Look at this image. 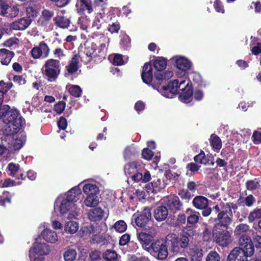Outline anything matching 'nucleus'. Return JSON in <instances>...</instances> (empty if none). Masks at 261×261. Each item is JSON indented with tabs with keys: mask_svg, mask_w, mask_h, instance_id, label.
Here are the masks:
<instances>
[{
	"mask_svg": "<svg viewBox=\"0 0 261 261\" xmlns=\"http://www.w3.org/2000/svg\"><path fill=\"white\" fill-rule=\"evenodd\" d=\"M12 84L7 85L1 81L0 82V119L5 124L4 133L7 136L9 141V148L10 151L20 149L24 144L26 136L24 133L16 134L24 124V120L19 116V113L16 109L10 110L7 105L2 106L4 99V93L12 87Z\"/></svg>",
	"mask_w": 261,
	"mask_h": 261,
	"instance_id": "nucleus-1",
	"label": "nucleus"
},
{
	"mask_svg": "<svg viewBox=\"0 0 261 261\" xmlns=\"http://www.w3.org/2000/svg\"><path fill=\"white\" fill-rule=\"evenodd\" d=\"M81 197V189L77 187L72 188L58 197L54 204L55 211L62 215L67 214V219H76L80 212L76 202Z\"/></svg>",
	"mask_w": 261,
	"mask_h": 261,
	"instance_id": "nucleus-2",
	"label": "nucleus"
},
{
	"mask_svg": "<svg viewBox=\"0 0 261 261\" xmlns=\"http://www.w3.org/2000/svg\"><path fill=\"white\" fill-rule=\"evenodd\" d=\"M97 37V39L95 38L94 42L86 47L85 53L90 58L89 60L92 58L104 54L107 50L109 42V38L102 34Z\"/></svg>",
	"mask_w": 261,
	"mask_h": 261,
	"instance_id": "nucleus-3",
	"label": "nucleus"
},
{
	"mask_svg": "<svg viewBox=\"0 0 261 261\" xmlns=\"http://www.w3.org/2000/svg\"><path fill=\"white\" fill-rule=\"evenodd\" d=\"M244 242V240L241 242V247H236L229 254L227 261H248L247 257L251 256L254 250L251 247L250 240Z\"/></svg>",
	"mask_w": 261,
	"mask_h": 261,
	"instance_id": "nucleus-4",
	"label": "nucleus"
},
{
	"mask_svg": "<svg viewBox=\"0 0 261 261\" xmlns=\"http://www.w3.org/2000/svg\"><path fill=\"white\" fill-rule=\"evenodd\" d=\"M165 243L170 251L177 254L180 251L181 249L188 247L189 239L185 235L178 236L174 233H170L166 236Z\"/></svg>",
	"mask_w": 261,
	"mask_h": 261,
	"instance_id": "nucleus-5",
	"label": "nucleus"
},
{
	"mask_svg": "<svg viewBox=\"0 0 261 261\" xmlns=\"http://www.w3.org/2000/svg\"><path fill=\"white\" fill-rule=\"evenodd\" d=\"M141 169V165H138L136 162H133L130 163L126 164L124 166V173L126 175H131L132 179L135 181H139L142 180L143 182H146L150 180L151 178L150 174L149 171L145 170L143 172H139Z\"/></svg>",
	"mask_w": 261,
	"mask_h": 261,
	"instance_id": "nucleus-6",
	"label": "nucleus"
},
{
	"mask_svg": "<svg viewBox=\"0 0 261 261\" xmlns=\"http://www.w3.org/2000/svg\"><path fill=\"white\" fill-rule=\"evenodd\" d=\"M237 207L233 203H226L223 205L222 211L218 214L215 220V225L217 226L227 227L232 221L233 216L232 209H237Z\"/></svg>",
	"mask_w": 261,
	"mask_h": 261,
	"instance_id": "nucleus-7",
	"label": "nucleus"
},
{
	"mask_svg": "<svg viewBox=\"0 0 261 261\" xmlns=\"http://www.w3.org/2000/svg\"><path fill=\"white\" fill-rule=\"evenodd\" d=\"M60 61L53 59H48L45 62L44 68L45 75L50 82L55 81L60 72Z\"/></svg>",
	"mask_w": 261,
	"mask_h": 261,
	"instance_id": "nucleus-8",
	"label": "nucleus"
},
{
	"mask_svg": "<svg viewBox=\"0 0 261 261\" xmlns=\"http://www.w3.org/2000/svg\"><path fill=\"white\" fill-rule=\"evenodd\" d=\"M180 79H176L169 83L168 86H153L154 89H156L163 96L172 98L177 94L178 91V86L179 85Z\"/></svg>",
	"mask_w": 261,
	"mask_h": 261,
	"instance_id": "nucleus-9",
	"label": "nucleus"
},
{
	"mask_svg": "<svg viewBox=\"0 0 261 261\" xmlns=\"http://www.w3.org/2000/svg\"><path fill=\"white\" fill-rule=\"evenodd\" d=\"M178 86L179 99L184 103L190 102L192 99L193 91L191 85H189V81L180 79Z\"/></svg>",
	"mask_w": 261,
	"mask_h": 261,
	"instance_id": "nucleus-10",
	"label": "nucleus"
},
{
	"mask_svg": "<svg viewBox=\"0 0 261 261\" xmlns=\"http://www.w3.org/2000/svg\"><path fill=\"white\" fill-rule=\"evenodd\" d=\"M149 248L151 250V253L152 255L159 259H164L168 256L167 248L163 241H155L151 244Z\"/></svg>",
	"mask_w": 261,
	"mask_h": 261,
	"instance_id": "nucleus-11",
	"label": "nucleus"
},
{
	"mask_svg": "<svg viewBox=\"0 0 261 261\" xmlns=\"http://www.w3.org/2000/svg\"><path fill=\"white\" fill-rule=\"evenodd\" d=\"M171 61L174 65L182 72H186L191 69L192 62L186 57L176 55L173 56Z\"/></svg>",
	"mask_w": 261,
	"mask_h": 261,
	"instance_id": "nucleus-12",
	"label": "nucleus"
},
{
	"mask_svg": "<svg viewBox=\"0 0 261 261\" xmlns=\"http://www.w3.org/2000/svg\"><path fill=\"white\" fill-rule=\"evenodd\" d=\"M231 232L227 230H223L215 232L214 234V237L217 244L221 246L225 247L231 242Z\"/></svg>",
	"mask_w": 261,
	"mask_h": 261,
	"instance_id": "nucleus-13",
	"label": "nucleus"
},
{
	"mask_svg": "<svg viewBox=\"0 0 261 261\" xmlns=\"http://www.w3.org/2000/svg\"><path fill=\"white\" fill-rule=\"evenodd\" d=\"M49 53L48 45L44 42H41L38 46L34 47L31 50L32 57L35 59L45 58Z\"/></svg>",
	"mask_w": 261,
	"mask_h": 261,
	"instance_id": "nucleus-14",
	"label": "nucleus"
},
{
	"mask_svg": "<svg viewBox=\"0 0 261 261\" xmlns=\"http://www.w3.org/2000/svg\"><path fill=\"white\" fill-rule=\"evenodd\" d=\"M249 227L246 224H241L237 225L234 229V233L236 236H240L239 240V245L241 247V242L242 240H244V242L247 243L249 242L248 240H250L251 247L254 250V247L250 237L246 235V233L249 230Z\"/></svg>",
	"mask_w": 261,
	"mask_h": 261,
	"instance_id": "nucleus-15",
	"label": "nucleus"
},
{
	"mask_svg": "<svg viewBox=\"0 0 261 261\" xmlns=\"http://www.w3.org/2000/svg\"><path fill=\"white\" fill-rule=\"evenodd\" d=\"M80 186L82 187L83 192L86 196L98 195L99 192L98 187L94 182L84 181L77 187L80 189Z\"/></svg>",
	"mask_w": 261,
	"mask_h": 261,
	"instance_id": "nucleus-16",
	"label": "nucleus"
},
{
	"mask_svg": "<svg viewBox=\"0 0 261 261\" xmlns=\"http://www.w3.org/2000/svg\"><path fill=\"white\" fill-rule=\"evenodd\" d=\"M136 224L141 227H144L151 219L150 209L145 207L143 211L138 216L134 215Z\"/></svg>",
	"mask_w": 261,
	"mask_h": 261,
	"instance_id": "nucleus-17",
	"label": "nucleus"
},
{
	"mask_svg": "<svg viewBox=\"0 0 261 261\" xmlns=\"http://www.w3.org/2000/svg\"><path fill=\"white\" fill-rule=\"evenodd\" d=\"M0 15L9 17H16L18 14V9L16 6H10L7 4L1 2Z\"/></svg>",
	"mask_w": 261,
	"mask_h": 261,
	"instance_id": "nucleus-18",
	"label": "nucleus"
},
{
	"mask_svg": "<svg viewBox=\"0 0 261 261\" xmlns=\"http://www.w3.org/2000/svg\"><path fill=\"white\" fill-rule=\"evenodd\" d=\"M40 237L44 241L50 243H55L58 240L57 232L49 227L44 228L40 233Z\"/></svg>",
	"mask_w": 261,
	"mask_h": 261,
	"instance_id": "nucleus-19",
	"label": "nucleus"
},
{
	"mask_svg": "<svg viewBox=\"0 0 261 261\" xmlns=\"http://www.w3.org/2000/svg\"><path fill=\"white\" fill-rule=\"evenodd\" d=\"M31 22L30 18L23 17L13 22L11 24L10 28L15 30H24L29 26Z\"/></svg>",
	"mask_w": 261,
	"mask_h": 261,
	"instance_id": "nucleus-20",
	"label": "nucleus"
},
{
	"mask_svg": "<svg viewBox=\"0 0 261 261\" xmlns=\"http://www.w3.org/2000/svg\"><path fill=\"white\" fill-rule=\"evenodd\" d=\"M75 219H67L64 225V231L65 233L73 234L75 233L79 230V223L74 220Z\"/></svg>",
	"mask_w": 261,
	"mask_h": 261,
	"instance_id": "nucleus-21",
	"label": "nucleus"
},
{
	"mask_svg": "<svg viewBox=\"0 0 261 261\" xmlns=\"http://www.w3.org/2000/svg\"><path fill=\"white\" fill-rule=\"evenodd\" d=\"M75 7L78 13H82L85 10H87L89 13H92L93 11L91 0H76Z\"/></svg>",
	"mask_w": 261,
	"mask_h": 261,
	"instance_id": "nucleus-22",
	"label": "nucleus"
},
{
	"mask_svg": "<svg viewBox=\"0 0 261 261\" xmlns=\"http://www.w3.org/2000/svg\"><path fill=\"white\" fill-rule=\"evenodd\" d=\"M33 251L40 256L47 255L50 252L49 246L45 243L35 242L33 246Z\"/></svg>",
	"mask_w": 261,
	"mask_h": 261,
	"instance_id": "nucleus-23",
	"label": "nucleus"
},
{
	"mask_svg": "<svg viewBox=\"0 0 261 261\" xmlns=\"http://www.w3.org/2000/svg\"><path fill=\"white\" fill-rule=\"evenodd\" d=\"M142 79L146 84H149L152 80V67L150 64L146 63L144 64L142 73Z\"/></svg>",
	"mask_w": 261,
	"mask_h": 261,
	"instance_id": "nucleus-24",
	"label": "nucleus"
},
{
	"mask_svg": "<svg viewBox=\"0 0 261 261\" xmlns=\"http://www.w3.org/2000/svg\"><path fill=\"white\" fill-rule=\"evenodd\" d=\"M137 238L144 248H148L149 245L153 239V236L145 232L137 233Z\"/></svg>",
	"mask_w": 261,
	"mask_h": 261,
	"instance_id": "nucleus-25",
	"label": "nucleus"
},
{
	"mask_svg": "<svg viewBox=\"0 0 261 261\" xmlns=\"http://www.w3.org/2000/svg\"><path fill=\"white\" fill-rule=\"evenodd\" d=\"M154 217L158 221H162L166 219L168 215V210L165 206H160L154 211Z\"/></svg>",
	"mask_w": 261,
	"mask_h": 261,
	"instance_id": "nucleus-26",
	"label": "nucleus"
},
{
	"mask_svg": "<svg viewBox=\"0 0 261 261\" xmlns=\"http://www.w3.org/2000/svg\"><path fill=\"white\" fill-rule=\"evenodd\" d=\"M189 254L192 261H200L203 256L202 249L197 246H191Z\"/></svg>",
	"mask_w": 261,
	"mask_h": 261,
	"instance_id": "nucleus-27",
	"label": "nucleus"
},
{
	"mask_svg": "<svg viewBox=\"0 0 261 261\" xmlns=\"http://www.w3.org/2000/svg\"><path fill=\"white\" fill-rule=\"evenodd\" d=\"M112 19V17H110L109 18L108 16L106 18L103 13H98L95 15L94 20L92 23V27H96L97 29H99L103 22L109 23L110 22V20H111Z\"/></svg>",
	"mask_w": 261,
	"mask_h": 261,
	"instance_id": "nucleus-28",
	"label": "nucleus"
},
{
	"mask_svg": "<svg viewBox=\"0 0 261 261\" xmlns=\"http://www.w3.org/2000/svg\"><path fill=\"white\" fill-rule=\"evenodd\" d=\"M187 215V222L191 224H194L198 222L200 214L193 209L187 208L185 211Z\"/></svg>",
	"mask_w": 261,
	"mask_h": 261,
	"instance_id": "nucleus-29",
	"label": "nucleus"
},
{
	"mask_svg": "<svg viewBox=\"0 0 261 261\" xmlns=\"http://www.w3.org/2000/svg\"><path fill=\"white\" fill-rule=\"evenodd\" d=\"M166 204L169 208L172 211L178 210L181 205L178 197L174 195L168 197Z\"/></svg>",
	"mask_w": 261,
	"mask_h": 261,
	"instance_id": "nucleus-30",
	"label": "nucleus"
},
{
	"mask_svg": "<svg viewBox=\"0 0 261 261\" xmlns=\"http://www.w3.org/2000/svg\"><path fill=\"white\" fill-rule=\"evenodd\" d=\"M103 211L100 207L90 210L88 213L89 219L92 221L100 220L103 216Z\"/></svg>",
	"mask_w": 261,
	"mask_h": 261,
	"instance_id": "nucleus-31",
	"label": "nucleus"
},
{
	"mask_svg": "<svg viewBox=\"0 0 261 261\" xmlns=\"http://www.w3.org/2000/svg\"><path fill=\"white\" fill-rule=\"evenodd\" d=\"M0 51L1 63L4 65H8L13 57L14 54L13 52L5 48L1 49Z\"/></svg>",
	"mask_w": 261,
	"mask_h": 261,
	"instance_id": "nucleus-32",
	"label": "nucleus"
},
{
	"mask_svg": "<svg viewBox=\"0 0 261 261\" xmlns=\"http://www.w3.org/2000/svg\"><path fill=\"white\" fill-rule=\"evenodd\" d=\"M192 203L195 208L200 210L208 205V200L204 196H197L193 199Z\"/></svg>",
	"mask_w": 261,
	"mask_h": 261,
	"instance_id": "nucleus-33",
	"label": "nucleus"
},
{
	"mask_svg": "<svg viewBox=\"0 0 261 261\" xmlns=\"http://www.w3.org/2000/svg\"><path fill=\"white\" fill-rule=\"evenodd\" d=\"M99 202L98 195L86 196L84 200V204L88 207H93L97 206Z\"/></svg>",
	"mask_w": 261,
	"mask_h": 261,
	"instance_id": "nucleus-34",
	"label": "nucleus"
},
{
	"mask_svg": "<svg viewBox=\"0 0 261 261\" xmlns=\"http://www.w3.org/2000/svg\"><path fill=\"white\" fill-rule=\"evenodd\" d=\"M79 57L76 55L74 56L71 60L69 62L68 65L66 67L67 70L69 73L73 74L75 73L79 68Z\"/></svg>",
	"mask_w": 261,
	"mask_h": 261,
	"instance_id": "nucleus-35",
	"label": "nucleus"
},
{
	"mask_svg": "<svg viewBox=\"0 0 261 261\" xmlns=\"http://www.w3.org/2000/svg\"><path fill=\"white\" fill-rule=\"evenodd\" d=\"M251 135V131L248 129H241L240 131V137L242 138L241 141L242 142V144L240 143V146L239 147L240 149L244 148V146H242V145H244L245 144H247L249 141L250 136Z\"/></svg>",
	"mask_w": 261,
	"mask_h": 261,
	"instance_id": "nucleus-36",
	"label": "nucleus"
},
{
	"mask_svg": "<svg viewBox=\"0 0 261 261\" xmlns=\"http://www.w3.org/2000/svg\"><path fill=\"white\" fill-rule=\"evenodd\" d=\"M66 88L72 96L75 97H79L81 96L82 91L80 86L68 84L66 86Z\"/></svg>",
	"mask_w": 261,
	"mask_h": 261,
	"instance_id": "nucleus-37",
	"label": "nucleus"
},
{
	"mask_svg": "<svg viewBox=\"0 0 261 261\" xmlns=\"http://www.w3.org/2000/svg\"><path fill=\"white\" fill-rule=\"evenodd\" d=\"M102 256L105 261H118L117 254L114 250H106Z\"/></svg>",
	"mask_w": 261,
	"mask_h": 261,
	"instance_id": "nucleus-38",
	"label": "nucleus"
},
{
	"mask_svg": "<svg viewBox=\"0 0 261 261\" xmlns=\"http://www.w3.org/2000/svg\"><path fill=\"white\" fill-rule=\"evenodd\" d=\"M77 255L76 251L73 249H67L63 254L65 261H74Z\"/></svg>",
	"mask_w": 261,
	"mask_h": 261,
	"instance_id": "nucleus-39",
	"label": "nucleus"
},
{
	"mask_svg": "<svg viewBox=\"0 0 261 261\" xmlns=\"http://www.w3.org/2000/svg\"><path fill=\"white\" fill-rule=\"evenodd\" d=\"M21 184V182H16L14 180L10 178H7L5 180H0V187L3 188H7L12 187L18 186Z\"/></svg>",
	"mask_w": 261,
	"mask_h": 261,
	"instance_id": "nucleus-40",
	"label": "nucleus"
},
{
	"mask_svg": "<svg viewBox=\"0 0 261 261\" xmlns=\"http://www.w3.org/2000/svg\"><path fill=\"white\" fill-rule=\"evenodd\" d=\"M109 60L115 65L120 66L123 65L126 61L120 54H115L109 56Z\"/></svg>",
	"mask_w": 261,
	"mask_h": 261,
	"instance_id": "nucleus-41",
	"label": "nucleus"
},
{
	"mask_svg": "<svg viewBox=\"0 0 261 261\" xmlns=\"http://www.w3.org/2000/svg\"><path fill=\"white\" fill-rule=\"evenodd\" d=\"M182 79H185L186 80H189V83L190 82L192 81L193 82L197 84L198 85H200L202 82V78L199 74V73L196 72H192L189 73L188 79H187L186 77L182 78Z\"/></svg>",
	"mask_w": 261,
	"mask_h": 261,
	"instance_id": "nucleus-42",
	"label": "nucleus"
},
{
	"mask_svg": "<svg viewBox=\"0 0 261 261\" xmlns=\"http://www.w3.org/2000/svg\"><path fill=\"white\" fill-rule=\"evenodd\" d=\"M12 196V195L7 191L3 192L0 195V205L5 206L7 204L10 203Z\"/></svg>",
	"mask_w": 261,
	"mask_h": 261,
	"instance_id": "nucleus-43",
	"label": "nucleus"
},
{
	"mask_svg": "<svg viewBox=\"0 0 261 261\" xmlns=\"http://www.w3.org/2000/svg\"><path fill=\"white\" fill-rule=\"evenodd\" d=\"M56 23L62 28H67L69 25V20L66 17L58 15L55 18Z\"/></svg>",
	"mask_w": 261,
	"mask_h": 261,
	"instance_id": "nucleus-44",
	"label": "nucleus"
},
{
	"mask_svg": "<svg viewBox=\"0 0 261 261\" xmlns=\"http://www.w3.org/2000/svg\"><path fill=\"white\" fill-rule=\"evenodd\" d=\"M154 67L158 71H162L165 69L167 66L166 60L163 58H159L154 61Z\"/></svg>",
	"mask_w": 261,
	"mask_h": 261,
	"instance_id": "nucleus-45",
	"label": "nucleus"
},
{
	"mask_svg": "<svg viewBox=\"0 0 261 261\" xmlns=\"http://www.w3.org/2000/svg\"><path fill=\"white\" fill-rule=\"evenodd\" d=\"M19 165L18 164L10 163L7 166L8 175L14 177L16 174L19 171Z\"/></svg>",
	"mask_w": 261,
	"mask_h": 261,
	"instance_id": "nucleus-46",
	"label": "nucleus"
},
{
	"mask_svg": "<svg viewBox=\"0 0 261 261\" xmlns=\"http://www.w3.org/2000/svg\"><path fill=\"white\" fill-rule=\"evenodd\" d=\"M194 160L195 162L197 164L206 165L208 162V157L206 156L203 151H201L198 154L196 155Z\"/></svg>",
	"mask_w": 261,
	"mask_h": 261,
	"instance_id": "nucleus-47",
	"label": "nucleus"
},
{
	"mask_svg": "<svg viewBox=\"0 0 261 261\" xmlns=\"http://www.w3.org/2000/svg\"><path fill=\"white\" fill-rule=\"evenodd\" d=\"M173 75V72L172 71L167 70L164 72H158L155 73V77L158 80H168L171 78Z\"/></svg>",
	"mask_w": 261,
	"mask_h": 261,
	"instance_id": "nucleus-48",
	"label": "nucleus"
},
{
	"mask_svg": "<svg viewBox=\"0 0 261 261\" xmlns=\"http://www.w3.org/2000/svg\"><path fill=\"white\" fill-rule=\"evenodd\" d=\"M53 14L51 12L44 10L42 12L41 16L40 17V21L42 24H45L46 22L49 21L53 17Z\"/></svg>",
	"mask_w": 261,
	"mask_h": 261,
	"instance_id": "nucleus-49",
	"label": "nucleus"
},
{
	"mask_svg": "<svg viewBox=\"0 0 261 261\" xmlns=\"http://www.w3.org/2000/svg\"><path fill=\"white\" fill-rule=\"evenodd\" d=\"M93 231V228L91 225L86 224L83 226L80 229L81 237H87L91 234Z\"/></svg>",
	"mask_w": 261,
	"mask_h": 261,
	"instance_id": "nucleus-50",
	"label": "nucleus"
},
{
	"mask_svg": "<svg viewBox=\"0 0 261 261\" xmlns=\"http://www.w3.org/2000/svg\"><path fill=\"white\" fill-rule=\"evenodd\" d=\"M261 218V210L259 208H255L251 212L248 217V221L252 222L256 219Z\"/></svg>",
	"mask_w": 261,
	"mask_h": 261,
	"instance_id": "nucleus-51",
	"label": "nucleus"
},
{
	"mask_svg": "<svg viewBox=\"0 0 261 261\" xmlns=\"http://www.w3.org/2000/svg\"><path fill=\"white\" fill-rule=\"evenodd\" d=\"M80 28L83 30H87L90 27V20L87 16H82L79 19Z\"/></svg>",
	"mask_w": 261,
	"mask_h": 261,
	"instance_id": "nucleus-52",
	"label": "nucleus"
},
{
	"mask_svg": "<svg viewBox=\"0 0 261 261\" xmlns=\"http://www.w3.org/2000/svg\"><path fill=\"white\" fill-rule=\"evenodd\" d=\"M211 143L213 147L215 149L220 150L222 147L221 139L219 137L216 136H211Z\"/></svg>",
	"mask_w": 261,
	"mask_h": 261,
	"instance_id": "nucleus-53",
	"label": "nucleus"
},
{
	"mask_svg": "<svg viewBox=\"0 0 261 261\" xmlns=\"http://www.w3.org/2000/svg\"><path fill=\"white\" fill-rule=\"evenodd\" d=\"M136 150L133 146L127 147L124 151V158L125 160H129L135 154Z\"/></svg>",
	"mask_w": 261,
	"mask_h": 261,
	"instance_id": "nucleus-54",
	"label": "nucleus"
},
{
	"mask_svg": "<svg viewBox=\"0 0 261 261\" xmlns=\"http://www.w3.org/2000/svg\"><path fill=\"white\" fill-rule=\"evenodd\" d=\"M127 225L125 222L122 220L116 222L114 225L115 229L119 232H123L126 229Z\"/></svg>",
	"mask_w": 261,
	"mask_h": 261,
	"instance_id": "nucleus-55",
	"label": "nucleus"
},
{
	"mask_svg": "<svg viewBox=\"0 0 261 261\" xmlns=\"http://www.w3.org/2000/svg\"><path fill=\"white\" fill-rule=\"evenodd\" d=\"M151 185L153 188V191H160L164 188V183L161 179H157L151 182Z\"/></svg>",
	"mask_w": 261,
	"mask_h": 261,
	"instance_id": "nucleus-56",
	"label": "nucleus"
},
{
	"mask_svg": "<svg viewBox=\"0 0 261 261\" xmlns=\"http://www.w3.org/2000/svg\"><path fill=\"white\" fill-rule=\"evenodd\" d=\"M258 181L256 179L248 180L246 183V186L248 190L252 191L256 189L258 187Z\"/></svg>",
	"mask_w": 261,
	"mask_h": 261,
	"instance_id": "nucleus-57",
	"label": "nucleus"
},
{
	"mask_svg": "<svg viewBox=\"0 0 261 261\" xmlns=\"http://www.w3.org/2000/svg\"><path fill=\"white\" fill-rule=\"evenodd\" d=\"M109 22V31L112 33H118L120 29V25L118 22L117 21L115 22H112V23Z\"/></svg>",
	"mask_w": 261,
	"mask_h": 261,
	"instance_id": "nucleus-58",
	"label": "nucleus"
},
{
	"mask_svg": "<svg viewBox=\"0 0 261 261\" xmlns=\"http://www.w3.org/2000/svg\"><path fill=\"white\" fill-rule=\"evenodd\" d=\"M206 261H220V257L216 251H211L206 257Z\"/></svg>",
	"mask_w": 261,
	"mask_h": 261,
	"instance_id": "nucleus-59",
	"label": "nucleus"
},
{
	"mask_svg": "<svg viewBox=\"0 0 261 261\" xmlns=\"http://www.w3.org/2000/svg\"><path fill=\"white\" fill-rule=\"evenodd\" d=\"M178 195L181 198L189 200L193 196L187 190H180L178 192Z\"/></svg>",
	"mask_w": 261,
	"mask_h": 261,
	"instance_id": "nucleus-60",
	"label": "nucleus"
},
{
	"mask_svg": "<svg viewBox=\"0 0 261 261\" xmlns=\"http://www.w3.org/2000/svg\"><path fill=\"white\" fill-rule=\"evenodd\" d=\"M65 108V103L63 101H59L54 106V110L57 113L61 114Z\"/></svg>",
	"mask_w": 261,
	"mask_h": 261,
	"instance_id": "nucleus-61",
	"label": "nucleus"
},
{
	"mask_svg": "<svg viewBox=\"0 0 261 261\" xmlns=\"http://www.w3.org/2000/svg\"><path fill=\"white\" fill-rule=\"evenodd\" d=\"M143 158L146 160H150L153 156V152L148 148H144L142 152Z\"/></svg>",
	"mask_w": 261,
	"mask_h": 261,
	"instance_id": "nucleus-62",
	"label": "nucleus"
},
{
	"mask_svg": "<svg viewBox=\"0 0 261 261\" xmlns=\"http://www.w3.org/2000/svg\"><path fill=\"white\" fill-rule=\"evenodd\" d=\"M200 166L196 163H190L187 165V169L191 172H195L199 170Z\"/></svg>",
	"mask_w": 261,
	"mask_h": 261,
	"instance_id": "nucleus-63",
	"label": "nucleus"
},
{
	"mask_svg": "<svg viewBox=\"0 0 261 261\" xmlns=\"http://www.w3.org/2000/svg\"><path fill=\"white\" fill-rule=\"evenodd\" d=\"M130 236L125 233L121 236L119 240V244L121 246L126 245L130 241Z\"/></svg>",
	"mask_w": 261,
	"mask_h": 261,
	"instance_id": "nucleus-64",
	"label": "nucleus"
}]
</instances>
